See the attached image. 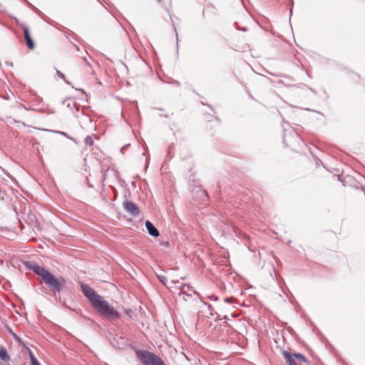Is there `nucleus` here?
Wrapping results in <instances>:
<instances>
[{
    "label": "nucleus",
    "mask_w": 365,
    "mask_h": 365,
    "mask_svg": "<svg viewBox=\"0 0 365 365\" xmlns=\"http://www.w3.org/2000/svg\"><path fill=\"white\" fill-rule=\"evenodd\" d=\"M81 287L84 296L100 314L115 319L120 318L119 313L108 302L104 300L101 295L98 294L93 289L86 284H81Z\"/></svg>",
    "instance_id": "1"
},
{
    "label": "nucleus",
    "mask_w": 365,
    "mask_h": 365,
    "mask_svg": "<svg viewBox=\"0 0 365 365\" xmlns=\"http://www.w3.org/2000/svg\"><path fill=\"white\" fill-rule=\"evenodd\" d=\"M26 265L27 268L42 278L44 283L53 292L56 298H57L56 293H59L65 289L66 281L63 277H55L51 272L38 265L36 262H27Z\"/></svg>",
    "instance_id": "2"
},
{
    "label": "nucleus",
    "mask_w": 365,
    "mask_h": 365,
    "mask_svg": "<svg viewBox=\"0 0 365 365\" xmlns=\"http://www.w3.org/2000/svg\"><path fill=\"white\" fill-rule=\"evenodd\" d=\"M138 357L144 365H164L163 361L156 354L146 351H138L136 353Z\"/></svg>",
    "instance_id": "3"
},
{
    "label": "nucleus",
    "mask_w": 365,
    "mask_h": 365,
    "mask_svg": "<svg viewBox=\"0 0 365 365\" xmlns=\"http://www.w3.org/2000/svg\"><path fill=\"white\" fill-rule=\"evenodd\" d=\"M282 354L288 365H297V361L299 362H307L306 357L302 354H291L287 351H283Z\"/></svg>",
    "instance_id": "4"
},
{
    "label": "nucleus",
    "mask_w": 365,
    "mask_h": 365,
    "mask_svg": "<svg viewBox=\"0 0 365 365\" xmlns=\"http://www.w3.org/2000/svg\"><path fill=\"white\" fill-rule=\"evenodd\" d=\"M18 24L23 29L24 36L25 38L27 47L31 50L34 49L35 48V44L31 38L29 27L23 24L18 23Z\"/></svg>",
    "instance_id": "5"
},
{
    "label": "nucleus",
    "mask_w": 365,
    "mask_h": 365,
    "mask_svg": "<svg viewBox=\"0 0 365 365\" xmlns=\"http://www.w3.org/2000/svg\"><path fill=\"white\" fill-rule=\"evenodd\" d=\"M190 292H193L194 294H196L197 295H199L198 293H197L195 291L192 290V287L187 284H183L180 288V292L178 293V295L180 297H182L183 300L187 301V297H191L192 294L190 293Z\"/></svg>",
    "instance_id": "6"
},
{
    "label": "nucleus",
    "mask_w": 365,
    "mask_h": 365,
    "mask_svg": "<svg viewBox=\"0 0 365 365\" xmlns=\"http://www.w3.org/2000/svg\"><path fill=\"white\" fill-rule=\"evenodd\" d=\"M124 209L133 216L138 215L139 210L135 204L130 201H125L123 202Z\"/></svg>",
    "instance_id": "7"
},
{
    "label": "nucleus",
    "mask_w": 365,
    "mask_h": 365,
    "mask_svg": "<svg viewBox=\"0 0 365 365\" xmlns=\"http://www.w3.org/2000/svg\"><path fill=\"white\" fill-rule=\"evenodd\" d=\"M145 227L148 232V233L153 237H158L159 236V232L157 230V228L153 225V224L150 222L149 220H147L145 222Z\"/></svg>",
    "instance_id": "8"
},
{
    "label": "nucleus",
    "mask_w": 365,
    "mask_h": 365,
    "mask_svg": "<svg viewBox=\"0 0 365 365\" xmlns=\"http://www.w3.org/2000/svg\"><path fill=\"white\" fill-rule=\"evenodd\" d=\"M0 359L5 362L9 361L10 359L6 350L4 346H0Z\"/></svg>",
    "instance_id": "9"
},
{
    "label": "nucleus",
    "mask_w": 365,
    "mask_h": 365,
    "mask_svg": "<svg viewBox=\"0 0 365 365\" xmlns=\"http://www.w3.org/2000/svg\"><path fill=\"white\" fill-rule=\"evenodd\" d=\"M84 142L86 145L91 146L93 144V138L88 135L85 138Z\"/></svg>",
    "instance_id": "10"
},
{
    "label": "nucleus",
    "mask_w": 365,
    "mask_h": 365,
    "mask_svg": "<svg viewBox=\"0 0 365 365\" xmlns=\"http://www.w3.org/2000/svg\"><path fill=\"white\" fill-rule=\"evenodd\" d=\"M31 365H41L32 354H31Z\"/></svg>",
    "instance_id": "11"
},
{
    "label": "nucleus",
    "mask_w": 365,
    "mask_h": 365,
    "mask_svg": "<svg viewBox=\"0 0 365 365\" xmlns=\"http://www.w3.org/2000/svg\"><path fill=\"white\" fill-rule=\"evenodd\" d=\"M233 301H234L233 298H229V297H227V298H225V299H224V302H225V303L231 304V303H232V302H233Z\"/></svg>",
    "instance_id": "12"
},
{
    "label": "nucleus",
    "mask_w": 365,
    "mask_h": 365,
    "mask_svg": "<svg viewBox=\"0 0 365 365\" xmlns=\"http://www.w3.org/2000/svg\"><path fill=\"white\" fill-rule=\"evenodd\" d=\"M207 298L210 299V300H214V301H217L219 299L218 297L215 296V295L208 296Z\"/></svg>",
    "instance_id": "13"
},
{
    "label": "nucleus",
    "mask_w": 365,
    "mask_h": 365,
    "mask_svg": "<svg viewBox=\"0 0 365 365\" xmlns=\"http://www.w3.org/2000/svg\"><path fill=\"white\" fill-rule=\"evenodd\" d=\"M1 98L6 99V100H9L11 98V96L8 95L7 93H6V95H3V96H0Z\"/></svg>",
    "instance_id": "14"
},
{
    "label": "nucleus",
    "mask_w": 365,
    "mask_h": 365,
    "mask_svg": "<svg viewBox=\"0 0 365 365\" xmlns=\"http://www.w3.org/2000/svg\"><path fill=\"white\" fill-rule=\"evenodd\" d=\"M159 279L163 284H165V281H166L165 277H159Z\"/></svg>",
    "instance_id": "15"
},
{
    "label": "nucleus",
    "mask_w": 365,
    "mask_h": 365,
    "mask_svg": "<svg viewBox=\"0 0 365 365\" xmlns=\"http://www.w3.org/2000/svg\"><path fill=\"white\" fill-rule=\"evenodd\" d=\"M57 133H59V134H61V135H64V136L68 137L67 133H64V132H63V131H58Z\"/></svg>",
    "instance_id": "16"
},
{
    "label": "nucleus",
    "mask_w": 365,
    "mask_h": 365,
    "mask_svg": "<svg viewBox=\"0 0 365 365\" xmlns=\"http://www.w3.org/2000/svg\"><path fill=\"white\" fill-rule=\"evenodd\" d=\"M205 304H206V305H207V304H206V303H205ZM207 307H208V309H209V310H210V311H212V307L210 304H207Z\"/></svg>",
    "instance_id": "17"
},
{
    "label": "nucleus",
    "mask_w": 365,
    "mask_h": 365,
    "mask_svg": "<svg viewBox=\"0 0 365 365\" xmlns=\"http://www.w3.org/2000/svg\"><path fill=\"white\" fill-rule=\"evenodd\" d=\"M221 309H225V304H222L221 306Z\"/></svg>",
    "instance_id": "18"
},
{
    "label": "nucleus",
    "mask_w": 365,
    "mask_h": 365,
    "mask_svg": "<svg viewBox=\"0 0 365 365\" xmlns=\"http://www.w3.org/2000/svg\"><path fill=\"white\" fill-rule=\"evenodd\" d=\"M172 282H173L174 284H176L178 282V281L173 280Z\"/></svg>",
    "instance_id": "19"
},
{
    "label": "nucleus",
    "mask_w": 365,
    "mask_h": 365,
    "mask_svg": "<svg viewBox=\"0 0 365 365\" xmlns=\"http://www.w3.org/2000/svg\"><path fill=\"white\" fill-rule=\"evenodd\" d=\"M11 96H12V97L15 98V97H14V93H11Z\"/></svg>",
    "instance_id": "20"
},
{
    "label": "nucleus",
    "mask_w": 365,
    "mask_h": 365,
    "mask_svg": "<svg viewBox=\"0 0 365 365\" xmlns=\"http://www.w3.org/2000/svg\"><path fill=\"white\" fill-rule=\"evenodd\" d=\"M158 3H160L162 0H156Z\"/></svg>",
    "instance_id": "21"
},
{
    "label": "nucleus",
    "mask_w": 365,
    "mask_h": 365,
    "mask_svg": "<svg viewBox=\"0 0 365 365\" xmlns=\"http://www.w3.org/2000/svg\"><path fill=\"white\" fill-rule=\"evenodd\" d=\"M169 245V242H167L166 243H165V245Z\"/></svg>",
    "instance_id": "22"
},
{
    "label": "nucleus",
    "mask_w": 365,
    "mask_h": 365,
    "mask_svg": "<svg viewBox=\"0 0 365 365\" xmlns=\"http://www.w3.org/2000/svg\"><path fill=\"white\" fill-rule=\"evenodd\" d=\"M169 245V242H167L166 243H165V245Z\"/></svg>",
    "instance_id": "23"
},
{
    "label": "nucleus",
    "mask_w": 365,
    "mask_h": 365,
    "mask_svg": "<svg viewBox=\"0 0 365 365\" xmlns=\"http://www.w3.org/2000/svg\"><path fill=\"white\" fill-rule=\"evenodd\" d=\"M164 365H165V364H164Z\"/></svg>",
    "instance_id": "24"
}]
</instances>
